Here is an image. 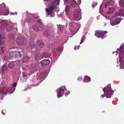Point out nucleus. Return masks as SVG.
I'll return each instance as SVG.
<instances>
[{"mask_svg":"<svg viewBox=\"0 0 124 124\" xmlns=\"http://www.w3.org/2000/svg\"><path fill=\"white\" fill-rule=\"evenodd\" d=\"M65 4H69L70 3L71 6L72 7H75L77 3L75 0H64Z\"/></svg>","mask_w":124,"mask_h":124,"instance_id":"obj_14","label":"nucleus"},{"mask_svg":"<svg viewBox=\"0 0 124 124\" xmlns=\"http://www.w3.org/2000/svg\"><path fill=\"white\" fill-rule=\"evenodd\" d=\"M99 17V16H97V19H98V17Z\"/></svg>","mask_w":124,"mask_h":124,"instance_id":"obj_46","label":"nucleus"},{"mask_svg":"<svg viewBox=\"0 0 124 124\" xmlns=\"http://www.w3.org/2000/svg\"><path fill=\"white\" fill-rule=\"evenodd\" d=\"M105 18H106V19H107V18H108V16H105Z\"/></svg>","mask_w":124,"mask_h":124,"instance_id":"obj_43","label":"nucleus"},{"mask_svg":"<svg viewBox=\"0 0 124 124\" xmlns=\"http://www.w3.org/2000/svg\"><path fill=\"white\" fill-rule=\"evenodd\" d=\"M103 91L104 92V94L101 95V97L102 99L105 96L106 98H110L111 97L112 95H113L114 91L112 90L110 86V84L107 85V86L102 88Z\"/></svg>","mask_w":124,"mask_h":124,"instance_id":"obj_3","label":"nucleus"},{"mask_svg":"<svg viewBox=\"0 0 124 124\" xmlns=\"http://www.w3.org/2000/svg\"><path fill=\"white\" fill-rule=\"evenodd\" d=\"M69 28L71 31H73V25L71 23H70L69 25Z\"/></svg>","mask_w":124,"mask_h":124,"instance_id":"obj_29","label":"nucleus"},{"mask_svg":"<svg viewBox=\"0 0 124 124\" xmlns=\"http://www.w3.org/2000/svg\"><path fill=\"white\" fill-rule=\"evenodd\" d=\"M59 0H55L51 4L50 7L46 8V11L48 15H51L52 13L53 10L56 8H58L59 4Z\"/></svg>","mask_w":124,"mask_h":124,"instance_id":"obj_6","label":"nucleus"},{"mask_svg":"<svg viewBox=\"0 0 124 124\" xmlns=\"http://www.w3.org/2000/svg\"><path fill=\"white\" fill-rule=\"evenodd\" d=\"M10 24V23L8 20H0V31H4L6 27Z\"/></svg>","mask_w":124,"mask_h":124,"instance_id":"obj_9","label":"nucleus"},{"mask_svg":"<svg viewBox=\"0 0 124 124\" xmlns=\"http://www.w3.org/2000/svg\"><path fill=\"white\" fill-rule=\"evenodd\" d=\"M70 8V7L69 6H66L65 9V12H66L67 15L68 17L71 20H76L78 17V15L80 13V12L78 10H74V13L73 14L70 13L69 12Z\"/></svg>","mask_w":124,"mask_h":124,"instance_id":"obj_4","label":"nucleus"},{"mask_svg":"<svg viewBox=\"0 0 124 124\" xmlns=\"http://www.w3.org/2000/svg\"><path fill=\"white\" fill-rule=\"evenodd\" d=\"M8 66L9 68L10 69L13 68L15 67L14 64L12 63H10L8 64Z\"/></svg>","mask_w":124,"mask_h":124,"instance_id":"obj_27","label":"nucleus"},{"mask_svg":"<svg viewBox=\"0 0 124 124\" xmlns=\"http://www.w3.org/2000/svg\"><path fill=\"white\" fill-rule=\"evenodd\" d=\"M5 47H0V52H4Z\"/></svg>","mask_w":124,"mask_h":124,"instance_id":"obj_33","label":"nucleus"},{"mask_svg":"<svg viewBox=\"0 0 124 124\" xmlns=\"http://www.w3.org/2000/svg\"><path fill=\"white\" fill-rule=\"evenodd\" d=\"M121 45L119 49V62L120 68L123 69H124V47Z\"/></svg>","mask_w":124,"mask_h":124,"instance_id":"obj_5","label":"nucleus"},{"mask_svg":"<svg viewBox=\"0 0 124 124\" xmlns=\"http://www.w3.org/2000/svg\"><path fill=\"white\" fill-rule=\"evenodd\" d=\"M8 36L9 38L11 39H13L14 38V34H12L10 33L9 34Z\"/></svg>","mask_w":124,"mask_h":124,"instance_id":"obj_32","label":"nucleus"},{"mask_svg":"<svg viewBox=\"0 0 124 124\" xmlns=\"http://www.w3.org/2000/svg\"><path fill=\"white\" fill-rule=\"evenodd\" d=\"M107 32L105 31H95V35L99 38H101L102 39L105 37V33H107Z\"/></svg>","mask_w":124,"mask_h":124,"instance_id":"obj_12","label":"nucleus"},{"mask_svg":"<svg viewBox=\"0 0 124 124\" xmlns=\"http://www.w3.org/2000/svg\"><path fill=\"white\" fill-rule=\"evenodd\" d=\"M29 68L30 70H31V72L32 74L34 73V72L36 70V68L35 67V65H31L30 66Z\"/></svg>","mask_w":124,"mask_h":124,"instance_id":"obj_21","label":"nucleus"},{"mask_svg":"<svg viewBox=\"0 0 124 124\" xmlns=\"http://www.w3.org/2000/svg\"><path fill=\"white\" fill-rule=\"evenodd\" d=\"M46 72V71H45L44 73H42L39 74L38 77H37V80L38 81L37 82H39V84L40 83L45 79L44 77L45 74Z\"/></svg>","mask_w":124,"mask_h":124,"instance_id":"obj_13","label":"nucleus"},{"mask_svg":"<svg viewBox=\"0 0 124 124\" xmlns=\"http://www.w3.org/2000/svg\"><path fill=\"white\" fill-rule=\"evenodd\" d=\"M91 81V78L89 76H85L84 77V79L83 80L84 82H88Z\"/></svg>","mask_w":124,"mask_h":124,"instance_id":"obj_22","label":"nucleus"},{"mask_svg":"<svg viewBox=\"0 0 124 124\" xmlns=\"http://www.w3.org/2000/svg\"><path fill=\"white\" fill-rule=\"evenodd\" d=\"M121 21V20L120 18H116L115 20L112 23H111L110 21L111 24L112 26H114L119 23Z\"/></svg>","mask_w":124,"mask_h":124,"instance_id":"obj_19","label":"nucleus"},{"mask_svg":"<svg viewBox=\"0 0 124 124\" xmlns=\"http://www.w3.org/2000/svg\"><path fill=\"white\" fill-rule=\"evenodd\" d=\"M118 49L117 48V51H116V52L118 51Z\"/></svg>","mask_w":124,"mask_h":124,"instance_id":"obj_48","label":"nucleus"},{"mask_svg":"<svg viewBox=\"0 0 124 124\" xmlns=\"http://www.w3.org/2000/svg\"><path fill=\"white\" fill-rule=\"evenodd\" d=\"M119 5L121 6H124V0H119Z\"/></svg>","mask_w":124,"mask_h":124,"instance_id":"obj_28","label":"nucleus"},{"mask_svg":"<svg viewBox=\"0 0 124 124\" xmlns=\"http://www.w3.org/2000/svg\"><path fill=\"white\" fill-rule=\"evenodd\" d=\"M67 90V89L65 86H61L59 88L56 90L57 92L58 98H59L62 97L64 94L65 91Z\"/></svg>","mask_w":124,"mask_h":124,"instance_id":"obj_8","label":"nucleus"},{"mask_svg":"<svg viewBox=\"0 0 124 124\" xmlns=\"http://www.w3.org/2000/svg\"><path fill=\"white\" fill-rule=\"evenodd\" d=\"M23 77H26L27 76V75L25 72H24L23 73Z\"/></svg>","mask_w":124,"mask_h":124,"instance_id":"obj_37","label":"nucleus"},{"mask_svg":"<svg viewBox=\"0 0 124 124\" xmlns=\"http://www.w3.org/2000/svg\"><path fill=\"white\" fill-rule=\"evenodd\" d=\"M117 53L116 54V55H117Z\"/></svg>","mask_w":124,"mask_h":124,"instance_id":"obj_53","label":"nucleus"},{"mask_svg":"<svg viewBox=\"0 0 124 124\" xmlns=\"http://www.w3.org/2000/svg\"><path fill=\"white\" fill-rule=\"evenodd\" d=\"M80 46V45H79L78 46H75V47L74 48L75 49H78L79 48Z\"/></svg>","mask_w":124,"mask_h":124,"instance_id":"obj_36","label":"nucleus"},{"mask_svg":"<svg viewBox=\"0 0 124 124\" xmlns=\"http://www.w3.org/2000/svg\"><path fill=\"white\" fill-rule=\"evenodd\" d=\"M37 77L38 76V74H37Z\"/></svg>","mask_w":124,"mask_h":124,"instance_id":"obj_50","label":"nucleus"},{"mask_svg":"<svg viewBox=\"0 0 124 124\" xmlns=\"http://www.w3.org/2000/svg\"><path fill=\"white\" fill-rule=\"evenodd\" d=\"M118 16L124 17V10L123 9H120L117 13H116L115 15L112 16V18H114L115 16Z\"/></svg>","mask_w":124,"mask_h":124,"instance_id":"obj_15","label":"nucleus"},{"mask_svg":"<svg viewBox=\"0 0 124 124\" xmlns=\"http://www.w3.org/2000/svg\"><path fill=\"white\" fill-rule=\"evenodd\" d=\"M6 30L7 31H11L12 29V26L10 25V24L9 25H8L6 27Z\"/></svg>","mask_w":124,"mask_h":124,"instance_id":"obj_25","label":"nucleus"},{"mask_svg":"<svg viewBox=\"0 0 124 124\" xmlns=\"http://www.w3.org/2000/svg\"><path fill=\"white\" fill-rule=\"evenodd\" d=\"M115 8L114 7H112L109 8V10L107 12V14H110L113 13L115 10Z\"/></svg>","mask_w":124,"mask_h":124,"instance_id":"obj_23","label":"nucleus"},{"mask_svg":"<svg viewBox=\"0 0 124 124\" xmlns=\"http://www.w3.org/2000/svg\"><path fill=\"white\" fill-rule=\"evenodd\" d=\"M12 49H14V48H11Z\"/></svg>","mask_w":124,"mask_h":124,"instance_id":"obj_49","label":"nucleus"},{"mask_svg":"<svg viewBox=\"0 0 124 124\" xmlns=\"http://www.w3.org/2000/svg\"><path fill=\"white\" fill-rule=\"evenodd\" d=\"M92 7H94V5H92Z\"/></svg>","mask_w":124,"mask_h":124,"instance_id":"obj_45","label":"nucleus"},{"mask_svg":"<svg viewBox=\"0 0 124 124\" xmlns=\"http://www.w3.org/2000/svg\"><path fill=\"white\" fill-rule=\"evenodd\" d=\"M50 62V61L48 59H44L39 62L42 67L48 65Z\"/></svg>","mask_w":124,"mask_h":124,"instance_id":"obj_18","label":"nucleus"},{"mask_svg":"<svg viewBox=\"0 0 124 124\" xmlns=\"http://www.w3.org/2000/svg\"><path fill=\"white\" fill-rule=\"evenodd\" d=\"M44 35L47 37H49V35L48 33V31L47 30H46L44 33Z\"/></svg>","mask_w":124,"mask_h":124,"instance_id":"obj_31","label":"nucleus"},{"mask_svg":"<svg viewBox=\"0 0 124 124\" xmlns=\"http://www.w3.org/2000/svg\"><path fill=\"white\" fill-rule=\"evenodd\" d=\"M54 16V15H53V16H51V17H53Z\"/></svg>","mask_w":124,"mask_h":124,"instance_id":"obj_44","label":"nucleus"},{"mask_svg":"<svg viewBox=\"0 0 124 124\" xmlns=\"http://www.w3.org/2000/svg\"><path fill=\"white\" fill-rule=\"evenodd\" d=\"M24 39L22 37H18L16 40V42L19 45H22L24 42Z\"/></svg>","mask_w":124,"mask_h":124,"instance_id":"obj_16","label":"nucleus"},{"mask_svg":"<svg viewBox=\"0 0 124 124\" xmlns=\"http://www.w3.org/2000/svg\"><path fill=\"white\" fill-rule=\"evenodd\" d=\"M22 52L19 51H16L15 50H12L10 51L8 55L5 56L4 58V59L7 60L8 59H11L12 58V57L13 56H15L16 55V54L18 53L20 54V56L21 57V55L23 54L21 53H23L22 52L23 50L22 49H20Z\"/></svg>","mask_w":124,"mask_h":124,"instance_id":"obj_7","label":"nucleus"},{"mask_svg":"<svg viewBox=\"0 0 124 124\" xmlns=\"http://www.w3.org/2000/svg\"><path fill=\"white\" fill-rule=\"evenodd\" d=\"M14 13L13 12H12L10 13L11 15H14Z\"/></svg>","mask_w":124,"mask_h":124,"instance_id":"obj_41","label":"nucleus"},{"mask_svg":"<svg viewBox=\"0 0 124 124\" xmlns=\"http://www.w3.org/2000/svg\"><path fill=\"white\" fill-rule=\"evenodd\" d=\"M83 36L82 38V39L81 40V42H80V44H81L83 42L84 40V39H83Z\"/></svg>","mask_w":124,"mask_h":124,"instance_id":"obj_38","label":"nucleus"},{"mask_svg":"<svg viewBox=\"0 0 124 124\" xmlns=\"http://www.w3.org/2000/svg\"><path fill=\"white\" fill-rule=\"evenodd\" d=\"M7 68L5 64L3 65L0 71L2 75H3L4 74L5 72V71L7 70Z\"/></svg>","mask_w":124,"mask_h":124,"instance_id":"obj_20","label":"nucleus"},{"mask_svg":"<svg viewBox=\"0 0 124 124\" xmlns=\"http://www.w3.org/2000/svg\"><path fill=\"white\" fill-rule=\"evenodd\" d=\"M27 90V88H26L24 89L23 90V91H26Z\"/></svg>","mask_w":124,"mask_h":124,"instance_id":"obj_42","label":"nucleus"},{"mask_svg":"<svg viewBox=\"0 0 124 124\" xmlns=\"http://www.w3.org/2000/svg\"><path fill=\"white\" fill-rule=\"evenodd\" d=\"M58 30L61 32H62L65 29L64 25H59L58 26Z\"/></svg>","mask_w":124,"mask_h":124,"instance_id":"obj_24","label":"nucleus"},{"mask_svg":"<svg viewBox=\"0 0 124 124\" xmlns=\"http://www.w3.org/2000/svg\"><path fill=\"white\" fill-rule=\"evenodd\" d=\"M0 12H1L0 15L3 14L4 15H7L9 14V11L5 3H2L0 5Z\"/></svg>","mask_w":124,"mask_h":124,"instance_id":"obj_10","label":"nucleus"},{"mask_svg":"<svg viewBox=\"0 0 124 124\" xmlns=\"http://www.w3.org/2000/svg\"><path fill=\"white\" fill-rule=\"evenodd\" d=\"M44 28V27H41L37 24L34 25L29 28V30L30 32H33V31H39L43 30Z\"/></svg>","mask_w":124,"mask_h":124,"instance_id":"obj_11","label":"nucleus"},{"mask_svg":"<svg viewBox=\"0 0 124 124\" xmlns=\"http://www.w3.org/2000/svg\"><path fill=\"white\" fill-rule=\"evenodd\" d=\"M70 92L69 91H67L65 94V96H67L70 93Z\"/></svg>","mask_w":124,"mask_h":124,"instance_id":"obj_35","label":"nucleus"},{"mask_svg":"<svg viewBox=\"0 0 124 124\" xmlns=\"http://www.w3.org/2000/svg\"><path fill=\"white\" fill-rule=\"evenodd\" d=\"M5 41V38L3 32H0V45H1Z\"/></svg>","mask_w":124,"mask_h":124,"instance_id":"obj_17","label":"nucleus"},{"mask_svg":"<svg viewBox=\"0 0 124 124\" xmlns=\"http://www.w3.org/2000/svg\"><path fill=\"white\" fill-rule=\"evenodd\" d=\"M17 84V83H15L12 85V87H0V96L1 97V100L3 99V97L6 95L8 92L9 93L11 94L13 93L15 89V87Z\"/></svg>","mask_w":124,"mask_h":124,"instance_id":"obj_2","label":"nucleus"},{"mask_svg":"<svg viewBox=\"0 0 124 124\" xmlns=\"http://www.w3.org/2000/svg\"><path fill=\"white\" fill-rule=\"evenodd\" d=\"M77 79L78 81H80L82 80L81 77L78 78H77Z\"/></svg>","mask_w":124,"mask_h":124,"instance_id":"obj_39","label":"nucleus"},{"mask_svg":"<svg viewBox=\"0 0 124 124\" xmlns=\"http://www.w3.org/2000/svg\"><path fill=\"white\" fill-rule=\"evenodd\" d=\"M29 59V57L27 56L24 57L23 60V61L24 62H26L28 61Z\"/></svg>","mask_w":124,"mask_h":124,"instance_id":"obj_30","label":"nucleus"},{"mask_svg":"<svg viewBox=\"0 0 124 124\" xmlns=\"http://www.w3.org/2000/svg\"><path fill=\"white\" fill-rule=\"evenodd\" d=\"M32 40V39L31 38L30 40V45L32 48L35 47L37 49L36 50V52L34 55L35 59L37 60L39 58H41L45 57L44 56H43L42 57L40 53L38 52L39 51L41 50V47H43L44 46V43L42 41L38 40L37 42L38 46H36L34 44Z\"/></svg>","mask_w":124,"mask_h":124,"instance_id":"obj_1","label":"nucleus"},{"mask_svg":"<svg viewBox=\"0 0 124 124\" xmlns=\"http://www.w3.org/2000/svg\"><path fill=\"white\" fill-rule=\"evenodd\" d=\"M41 20L38 19V21L37 22V24L41 27H44L42 23L41 22Z\"/></svg>","mask_w":124,"mask_h":124,"instance_id":"obj_26","label":"nucleus"},{"mask_svg":"<svg viewBox=\"0 0 124 124\" xmlns=\"http://www.w3.org/2000/svg\"><path fill=\"white\" fill-rule=\"evenodd\" d=\"M117 60H118V59H117ZM117 62H118V61H117Z\"/></svg>","mask_w":124,"mask_h":124,"instance_id":"obj_51","label":"nucleus"},{"mask_svg":"<svg viewBox=\"0 0 124 124\" xmlns=\"http://www.w3.org/2000/svg\"><path fill=\"white\" fill-rule=\"evenodd\" d=\"M102 5H101L100 6V11H99L100 12V11H101V8H102Z\"/></svg>","mask_w":124,"mask_h":124,"instance_id":"obj_40","label":"nucleus"},{"mask_svg":"<svg viewBox=\"0 0 124 124\" xmlns=\"http://www.w3.org/2000/svg\"><path fill=\"white\" fill-rule=\"evenodd\" d=\"M56 50L58 51H60L62 50V49L61 47H59L57 48L56 49Z\"/></svg>","mask_w":124,"mask_h":124,"instance_id":"obj_34","label":"nucleus"},{"mask_svg":"<svg viewBox=\"0 0 124 124\" xmlns=\"http://www.w3.org/2000/svg\"><path fill=\"white\" fill-rule=\"evenodd\" d=\"M99 17V16H97V19H98V17Z\"/></svg>","mask_w":124,"mask_h":124,"instance_id":"obj_47","label":"nucleus"},{"mask_svg":"<svg viewBox=\"0 0 124 124\" xmlns=\"http://www.w3.org/2000/svg\"><path fill=\"white\" fill-rule=\"evenodd\" d=\"M78 20H76V21H78Z\"/></svg>","mask_w":124,"mask_h":124,"instance_id":"obj_52","label":"nucleus"}]
</instances>
